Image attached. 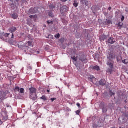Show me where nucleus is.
Here are the masks:
<instances>
[{"mask_svg":"<svg viewBox=\"0 0 128 128\" xmlns=\"http://www.w3.org/2000/svg\"><path fill=\"white\" fill-rule=\"evenodd\" d=\"M29 90L30 92V94H31L30 96L32 98L33 100H36L37 98L36 95L35 94L34 97H32V94H36V88H30Z\"/></svg>","mask_w":128,"mask_h":128,"instance_id":"obj_1","label":"nucleus"},{"mask_svg":"<svg viewBox=\"0 0 128 128\" xmlns=\"http://www.w3.org/2000/svg\"><path fill=\"white\" fill-rule=\"evenodd\" d=\"M107 58L109 60H110V62H112V60H114V52H108Z\"/></svg>","mask_w":128,"mask_h":128,"instance_id":"obj_2","label":"nucleus"},{"mask_svg":"<svg viewBox=\"0 0 128 128\" xmlns=\"http://www.w3.org/2000/svg\"><path fill=\"white\" fill-rule=\"evenodd\" d=\"M38 12V8H31L29 10V13L31 14H36Z\"/></svg>","mask_w":128,"mask_h":128,"instance_id":"obj_3","label":"nucleus"},{"mask_svg":"<svg viewBox=\"0 0 128 128\" xmlns=\"http://www.w3.org/2000/svg\"><path fill=\"white\" fill-rule=\"evenodd\" d=\"M60 12L62 14H64V12H68V6H65L60 8Z\"/></svg>","mask_w":128,"mask_h":128,"instance_id":"obj_4","label":"nucleus"},{"mask_svg":"<svg viewBox=\"0 0 128 128\" xmlns=\"http://www.w3.org/2000/svg\"><path fill=\"white\" fill-rule=\"evenodd\" d=\"M18 28H16L15 26L10 27L8 29L10 32L11 34H14V32H16Z\"/></svg>","mask_w":128,"mask_h":128,"instance_id":"obj_5","label":"nucleus"},{"mask_svg":"<svg viewBox=\"0 0 128 128\" xmlns=\"http://www.w3.org/2000/svg\"><path fill=\"white\" fill-rule=\"evenodd\" d=\"M80 2L83 6H88V0H80Z\"/></svg>","mask_w":128,"mask_h":128,"instance_id":"obj_6","label":"nucleus"},{"mask_svg":"<svg viewBox=\"0 0 128 128\" xmlns=\"http://www.w3.org/2000/svg\"><path fill=\"white\" fill-rule=\"evenodd\" d=\"M108 44H114L116 42V40H114V38H110L108 40Z\"/></svg>","mask_w":128,"mask_h":128,"instance_id":"obj_7","label":"nucleus"},{"mask_svg":"<svg viewBox=\"0 0 128 128\" xmlns=\"http://www.w3.org/2000/svg\"><path fill=\"white\" fill-rule=\"evenodd\" d=\"M10 16L12 18H13V20H18V14L16 13H14L13 14H11Z\"/></svg>","mask_w":128,"mask_h":128,"instance_id":"obj_8","label":"nucleus"},{"mask_svg":"<svg viewBox=\"0 0 128 128\" xmlns=\"http://www.w3.org/2000/svg\"><path fill=\"white\" fill-rule=\"evenodd\" d=\"M107 65L110 68H114V64L110 60H108L107 62Z\"/></svg>","mask_w":128,"mask_h":128,"instance_id":"obj_9","label":"nucleus"},{"mask_svg":"<svg viewBox=\"0 0 128 128\" xmlns=\"http://www.w3.org/2000/svg\"><path fill=\"white\" fill-rule=\"evenodd\" d=\"M92 68L94 70H96L97 72H100V68L98 66H92Z\"/></svg>","mask_w":128,"mask_h":128,"instance_id":"obj_10","label":"nucleus"},{"mask_svg":"<svg viewBox=\"0 0 128 128\" xmlns=\"http://www.w3.org/2000/svg\"><path fill=\"white\" fill-rule=\"evenodd\" d=\"M80 60L82 62H84V63L88 62V58H86L84 56L80 58Z\"/></svg>","mask_w":128,"mask_h":128,"instance_id":"obj_11","label":"nucleus"},{"mask_svg":"<svg viewBox=\"0 0 128 128\" xmlns=\"http://www.w3.org/2000/svg\"><path fill=\"white\" fill-rule=\"evenodd\" d=\"M18 47L20 48H22V50H24V42H20L18 44Z\"/></svg>","mask_w":128,"mask_h":128,"instance_id":"obj_12","label":"nucleus"},{"mask_svg":"<svg viewBox=\"0 0 128 128\" xmlns=\"http://www.w3.org/2000/svg\"><path fill=\"white\" fill-rule=\"evenodd\" d=\"M78 4H80L78 2L74 0L73 4L75 8H78Z\"/></svg>","mask_w":128,"mask_h":128,"instance_id":"obj_13","label":"nucleus"},{"mask_svg":"<svg viewBox=\"0 0 128 128\" xmlns=\"http://www.w3.org/2000/svg\"><path fill=\"white\" fill-rule=\"evenodd\" d=\"M88 80H96V78H94V76L90 75V76H88Z\"/></svg>","mask_w":128,"mask_h":128,"instance_id":"obj_14","label":"nucleus"},{"mask_svg":"<svg viewBox=\"0 0 128 128\" xmlns=\"http://www.w3.org/2000/svg\"><path fill=\"white\" fill-rule=\"evenodd\" d=\"M32 70V68L30 66H28V72L27 74H29V76H31L32 74L28 72V70Z\"/></svg>","mask_w":128,"mask_h":128,"instance_id":"obj_15","label":"nucleus"},{"mask_svg":"<svg viewBox=\"0 0 128 128\" xmlns=\"http://www.w3.org/2000/svg\"><path fill=\"white\" fill-rule=\"evenodd\" d=\"M49 6L51 12L54 10H56V6H54V4H50Z\"/></svg>","mask_w":128,"mask_h":128,"instance_id":"obj_16","label":"nucleus"},{"mask_svg":"<svg viewBox=\"0 0 128 128\" xmlns=\"http://www.w3.org/2000/svg\"><path fill=\"white\" fill-rule=\"evenodd\" d=\"M105 24H107L108 26L112 24V22L110 20H106L105 22Z\"/></svg>","mask_w":128,"mask_h":128,"instance_id":"obj_17","label":"nucleus"},{"mask_svg":"<svg viewBox=\"0 0 128 128\" xmlns=\"http://www.w3.org/2000/svg\"><path fill=\"white\" fill-rule=\"evenodd\" d=\"M47 24H48V26H52V24H54V22L52 20H48L47 21Z\"/></svg>","mask_w":128,"mask_h":128,"instance_id":"obj_18","label":"nucleus"},{"mask_svg":"<svg viewBox=\"0 0 128 128\" xmlns=\"http://www.w3.org/2000/svg\"><path fill=\"white\" fill-rule=\"evenodd\" d=\"M106 81L104 80H100V86H106Z\"/></svg>","mask_w":128,"mask_h":128,"instance_id":"obj_19","label":"nucleus"},{"mask_svg":"<svg viewBox=\"0 0 128 128\" xmlns=\"http://www.w3.org/2000/svg\"><path fill=\"white\" fill-rule=\"evenodd\" d=\"M112 72H114V68H108V72L109 74H112Z\"/></svg>","mask_w":128,"mask_h":128,"instance_id":"obj_20","label":"nucleus"},{"mask_svg":"<svg viewBox=\"0 0 128 128\" xmlns=\"http://www.w3.org/2000/svg\"><path fill=\"white\" fill-rule=\"evenodd\" d=\"M54 38L58 40V38H60V34H57L54 36Z\"/></svg>","mask_w":128,"mask_h":128,"instance_id":"obj_21","label":"nucleus"},{"mask_svg":"<svg viewBox=\"0 0 128 128\" xmlns=\"http://www.w3.org/2000/svg\"><path fill=\"white\" fill-rule=\"evenodd\" d=\"M27 44H28V46H32V48L34 47V46H32V42L30 41L28 42Z\"/></svg>","mask_w":128,"mask_h":128,"instance_id":"obj_22","label":"nucleus"},{"mask_svg":"<svg viewBox=\"0 0 128 128\" xmlns=\"http://www.w3.org/2000/svg\"><path fill=\"white\" fill-rule=\"evenodd\" d=\"M40 100H42L44 102H46V100H48V99L46 98V96H42V97H41Z\"/></svg>","mask_w":128,"mask_h":128,"instance_id":"obj_23","label":"nucleus"},{"mask_svg":"<svg viewBox=\"0 0 128 128\" xmlns=\"http://www.w3.org/2000/svg\"><path fill=\"white\" fill-rule=\"evenodd\" d=\"M109 92H110V95L111 96H116V94L112 92V90H110L109 91Z\"/></svg>","mask_w":128,"mask_h":128,"instance_id":"obj_24","label":"nucleus"},{"mask_svg":"<svg viewBox=\"0 0 128 128\" xmlns=\"http://www.w3.org/2000/svg\"><path fill=\"white\" fill-rule=\"evenodd\" d=\"M49 16H51V18H52L54 16V13H52V12L50 11V12L48 13Z\"/></svg>","mask_w":128,"mask_h":128,"instance_id":"obj_25","label":"nucleus"},{"mask_svg":"<svg viewBox=\"0 0 128 128\" xmlns=\"http://www.w3.org/2000/svg\"><path fill=\"white\" fill-rule=\"evenodd\" d=\"M122 62L123 64H128V60H123L122 61Z\"/></svg>","mask_w":128,"mask_h":128,"instance_id":"obj_26","label":"nucleus"},{"mask_svg":"<svg viewBox=\"0 0 128 128\" xmlns=\"http://www.w3.org/2000/svg\"><path fill=\"white\" fill-rule=\"evenodd\" d=\"M20 94H24V89L23 88H21L20 89Z\"/></svg>","mask_w":128,"mask_h":128,"instance_id":"obj_27","label":"nucleus"},{"mask_svg":"<svg viewBox=\"0 0 128 128\" xmlns=\"http://www.w3.org/2000/svg\"><path fill=\"white\" fill-rule=\"evenodd\" d=\"M20 87H16L15 88V92H20Z\"/></svg>","mask_w":128,"mask_h":128,"instance_id":"obj_28","label":"nucleus"},{"mask_svg":"<svg viewBox=\"0 0 128 128\" xmlns=\"http://www.w3.org/2000/svg\"><path fill=\"white\" fill-rule=\"evenodd\" d=\"M28 48H30L28 46H24V50H28Z\"/></svg>","mask_w":128,"mask_h":128,"instance_id":"obj_29","label":"nucleus"},{"mask_svg":"<svg viewBox=\"0 0 128 128\" xmlns=\"http://www.w3.org/2000/svg\"><path fill=\"white\" fill-rule=\"evenodd\" d=\"M102 112H108V109L106 108H103Z\"/></svg>","mask_w":128,"mask_h":128,"instance_id":"obj_30","label":"nucleus"},{"mask_svg":"<svg viewBox=\"0 0 128 128\" xmlns=\"http://www.w3.org/2000/svg\"><path fill=\"white\" fill-rule=\"evenodd\" d=\"M71 58L72 60H74V62H76V60H77L76 58V56H74V57L72 56Z\"/></svg>","mask_w":128,"mask_h":128,"instance_id":"obj_31","label":"nucleus"},{"mask_svg":"<svg viewBox=\"0 0 128 128\" xmlns=\"http://www.w3.org/2000/svg\"><path fill=\"white\" fill-rule=\"evenodd\" d=\"M50 100H52V102H54V100H56V98H52L50 99Z\"/></svg>","mask_w":128,"mask_h":128,"instance_id":"obj_32","label":"nucleus"},{"mask_svg":"<svg viewBox=\"0 0 128 128\" xmlns=\"http://www.w3.org/2000/svg\"><path fill=\"white\" fill-rule=\"evenodd\" d=\"M96 6H93L92 8V10L94 12V10H96Z\"/></svg>","mask_w":128,"mask_h":128,"instance_id":"obj_33","label":"nucleus"},{"mask_svg":"<svg viewBox=\"0 0 128 128\" xmlns=\"http://www.w3.org/2000/svg\"><path fill=\"white\" fill-rule=\"evenodd\" d=\"M10 36V34H4V37L5 38H8V36Z\"/></svg>","mask_w":128,"mask_h":128,"instance_id":"obj_34","label":"nucleus"},{"mask_svg":"<svg viewBox=\"0 0 128 128\" xmlns=\"http://www.w3.org/2000/svg\"><path fill=\"white\" fill-rule=\"evenodd\" d=\"M76 114L79 115L80 114V110H77V111L76 112Z\"/></svg>","mask_w":128,"mask_h":128,"instance_id":"obj_35","label":"nucleus"},{"mask_svg":"<svg viewBox=\"0 0 128 128\" xmlns=\"http://www.w3.org/2000/svg\"><path fill=\"white\" fill-rule=\"evenodd\" d=\"M121 20L122 22H124V16H122Z\"/></svg>","mask_w":128,"mask_h":128,"instance_id":"obj_36","label":"nucleus"},{"mask_svg":"<svg viewBox=\"0 0 128 128\" xmlns=\"http://www.w3.org/2000/svg\"><path fill=\"white\" fill-rule=\"evenodd\" d=\"M98 126L97 124H94L93 125V128H98Z\"/></svg>","mask_w":128,"mask_h":128,"instance_id":"obj_37","label":"nucleus"},{"mask_svg":"<svg viewBox=\"0 0 128 128\" xmlns=\"http://www.w3.org/2000/svg\"><path fill=\"white\" fill-rule=\"evenodd\" d=\"M60 1L62 2H68V0H60Z\"/></svg>","mask_w":128,"mask_h":128,"instance_id":"obj_38","label":"nucleus"},{"mask_svg":"<svg viewBox=\"0 0 128 128\" xmlns=\"http://www.w3.org/2000/svg\"><path fill=\"white\" fill-rule=\"evenodd\" d=\"M118 26H119V28H122V26L120 25V24L119 23V24H118Z\"/></svg>","mask_w":128,"mask_h":128,"instance_id":"obj_39","label":"nucleus"},{"mask_svg":"<svg viewBox=\"0 0 128 128\" xmlns=\"http://www.w3.org/2000/svg\"><path fill=\"white\" fill-rule=\"evenodd\" d=\"M76 106H77L78 108H80V103H77Z\"/></svg>","mask_w":128,"mask_h":128,"instance_id":"obj_40","label":"nucleus"},{"mask_svg":"<svg viewBox=\"0 0 128 128\" xmlns=\"http://www.w3.org/2000/svg\"><path fill=\"white\" fill-rule=\"evenodd\" d=\"M14 38V33H12V38Z\"/></svg>","mask_w":128,"mask_h":128,"instance_id":"obj_41","label":"nucleus"},{"mask_svg":"<svg viewBox=\"0 0 128 128\" xmlns=\"http://www.w3.org/2000/svg\"><path fill=\"white\" fill-rule=\"evenodd\" d=\"M116 16H118V12H116Z\"/></svg>","mask_w":128,"mask_h":128,"instance_id":"obj_42","label":"nucleus"},{"mask_svg":"<svg viewBox=\"0 0 128 128\" xmlns=\"http://www.w3.org/2000/svg\"><path fill=\"white\" fill-rule=\"evenodd\" d=\"M40 72V70H36V73H35V74H36L37 72Z\"/></svg>","mask_w":128,"mask_h":128,"instance_id":"obj_43","label":"nucleus"},{"mask_svg":"<svg viewBox=\"0 0 128 128\" xmlns=\"http://www.w3.org/2000/svg\"><path fill=\"white\" fill-rule=\"evenodd\" d=\"M125 12H128V8H126Z\"/></svg>","mask_w":128,"mask_h":128,"instance_id":"obj_44","label":"nucleus"},{"mask_svg":"<svg viewBox=\"0 0 128 128\" xmlns=\"http://www.w3.org/2000/svg\"><path fill=\"white\" fill-rule=\"evenodd\" d=\"M8 2H13L14 0H8Z\"/></svg>","mask_w":128,"mask_h":128,"instance_id":"obj_45","label":"nucleus"},{"mask_svg":"<svg viewBox=\"0 0 128 128\" xmlns=\"http://www.w3.org/2000/svg\"><path fill=\"white\" fill-rule=\"evenodd\" d=\"M30 18H34V16H30Z\"/></svg>","mask_w":128,"mask_h":128,"instance_id":"obj_46","label":"nucleus"},{"mask_svg":"<svg viewBox=\"0 0 128 128\" xmlns=\"http://www.w3.org/2000/svg\"><path fill=\"white\" fill-rule=\"evenodd\" d=\"M108 10H112V7H110V8H108Z\"/></svg>","mask_w":128,"mask_h":128,"instance_id":"obj_47","label":"nucleus"},{"mask_svg":"<svg viewBox=\"0 0 128 128\" xmlns=\"http://www.w3.org/2000/svg\"><path fill=\"white\" fill-rule=\"evenodd\" d=\"M24 33H21V36H24Z\"/></svg>","mask_w":128,"mask_h":128,"instance_id":"obj_48","label":"nucleus"},{"mask_svg":"<svg viewBox=\"0 0 128 128\" xmlns=\"http://www.w3.org/2000/svg\"><path fill=\"white\" fill-rule=\"evenodd\" d=\"M47 92H50V90H47Z\"/></svg>","mask_w":128,"mask_h":128,"instance_id":"obj_49","label":"nucleus"},{"mask_svg":"<svg viewBox=\"0 0 128 128\" xmlns=\"http://www.w3.org/2000/svg\"><path fill=\"white\" fill-rule=\"evenodd\" d=\"M20 0H16V2H18Z\"/></svg>","mask_w":128,"mask_h":128,"instance_id":"obj_50","label":"nucleus"},{"mask_svg":"<svg viewBox=\"0 0 128 128\" xmlns=\"http://www.w3.org/2000/svg\"><path fill=\"white\" fill-rule=\"evenodd\" d=\"M94 12V14H96V12Z\"/></svg>","mask_w":128,"mask_h":128,"instance_id":"obj_51","label":"nucleus"},{"mask_svg":"<svg viewBox=\"0 0 128 128\" xmlns=\"http://www.w3.org/2000/svg\"><path fill=\"white\" fill-rule=\"evenodd\" d=\"M0 76H1V74H0Z\"/></svg>","mask_w":128,"mask_h":128,"instance_id":"obj_52","label":"nucleus"},{"mask_svg":"<svg viewBox=\"0 0 128 128\" xmlns=\"http://www.w3.org/2000/svg\"><path fill=\"white\" fill-rule=\"evenodd\" d=\"M60 4V6H61V4Z\"/></svg>","mask_w":128,"mask_h":128,"instance_id":"obj_53","label":"nucleus"},{"mask_svg":"<svg viewBox=\"0 0 128 128\" xmlns=\"http://www.w3.org/2000/svg\"><path fill=\"white\" fill-rule=\"evenodd\" d=\"M38 54H40V52H38Z\"/></svg>","mask_w":128,"mask_h":128,"instance_id":"obj_54","label":"nucleus"},{"mask_svg":"<svg viewBox=\"0 0 128 128\" xmlns=\"http://www.w3.org/2000/svg\"><path fill=\"white\" fill-rule=\"evenodd\" d=\"M104 40H106V38H104Z\"/></svg>","mask_w":128,"mask_h":128,"instance_id":"obj_55","label":"nucleus"},{"mask_svg":"<svg viewBox=\"0 0 128 128\" xmlns=\"http://www.w3.org/2000/svg\"><path fill=\"white\" fill-rule=\"evenodd\" d=\"M25 52H26V50Z\"/></svg>","mask_w":128,"mask_h":128,"instance_id":"obj_56","label":"nucleus"}]
</instances>
